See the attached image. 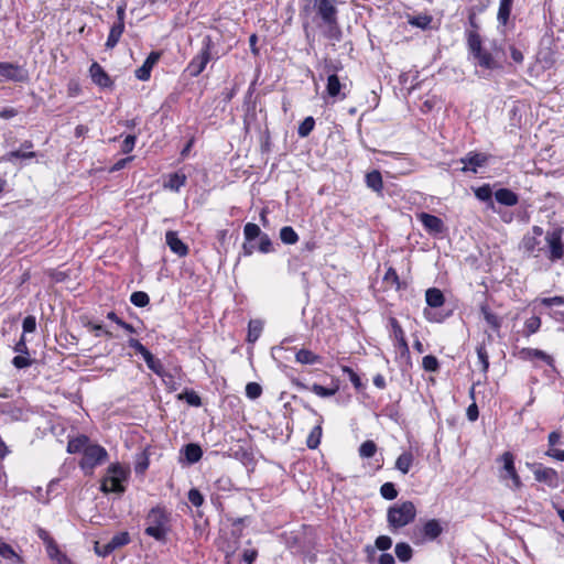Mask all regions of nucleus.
Masks as SVG:
<instances>
[{"instance_id": "1", "label": "nucleus", "mask_w": 564, "mask_h": 564, "mask_svg": "<svg viewBox=\"0 0 564 564\" xmlns=\"http://www.w3.org/2000/svg\"><path fill=\"white\" fill-rule=\"evenodd\" d=\"M416 508L412 501H403L391 506L387 512V520L392 531L399 530L414 521Z\"/></svg>"}, {"instance_id": "2", "label": "nucleus", "mask_w": 564, "mask_h": 564, "mask_svg": "<svg viewBox=\"0 0 564 564\" xmlns=\"http://www.w3.org/2000/svg\"><path fill=\"white\" fill-rule=\"evenodd\" d=\"M129 473L128 467L119 463L111 464L107 469V476L101 481V491L122 494L124 491L122 482L128 479Z\"/></svg>"}, {"instance_id": "3", "label": "nucleus", "mask_w": 564, "mask_h": 564, "mask_svg": "<svg viewBox=\"0 0 564 564\" xmlns=\"http://www.w3.org/2000/svg\"><path fill=\"white\" fill-rule=\"evenodd\" d=\"M169 517L164 509L152 508L147 516L145 533L158 541H164L167 534Z\"/></svg>"}, {"instance_id": "4", "label": "nucleus", "mask_w": 564, "mask_h": 564, "mask_svg": "<svg viewBox=\"0 0 564 564\" xmlns=\"http://www.w3.org/2000/svg\"><path fill=\"white\" fill-rule=\"evenodd\" d=\"M107 458L108 453L102 446L91 444L89 447L85 448L79 466L85 474L90 475L93 474L94 468L102 464Z\"/></svg>"}, {"instance_id": "5", "label": "nucleus", "mask_w": 564, "mask_h": 564, "mask_svg": "<svg viewBox=\"0 0 564 564\" xmlns=\"http://www.w3.org/2000/svg\"><path fill=\"white\" fill-rule=\"evenodd\" d=\"M443 532L441 522L436 519L426 521L421 527H415L412 531V540L416 544L424 543L425 541H433L437 539Z\"/></svg>"}, {"instance_id": "6", "label": "nucleus", "mask_w": 564, "mask_h": 564, "mask_svg": "<svg viewBox=\"0 0 564 564\" xmlns=\"http://www.w3.org/2000/svg\"><path fill=\"white\" fill-rule=\"evenodd\" d=\"M210 47H212V40L207 37L204 42V47L202 48L200 53L196 55L191 63L188 64V70L191 76H198L206 67L207 63L210 61Z\"/></svg>"}, {"instance_id": "7", "label": "nucleus", "mask_w": 564, "mask_h": 564, "mask_svg": "<svg viewBox=\"0 0 564 564\" xmlns=\"http://www.w3.org/2000/svg\"><path fill=\"white\" fill-rule=\"evenodd\" d=\"M562 230L547 232L545 240L549 246V259L551 261L560 260L564 256V245L561 237Z\"/></svg>"}, {"instance_id": "8", "label": "nucleus", "mask_w": 564, "mask_h": 564, "mask_svg": "<svg viewBox=\"0 0 564 564\" xmlns=\"http://www.w3.org/2000/svg\"><path fill=\"white\" fill-rule=\"evenodd\" d=\"M0 76L12 82L23 83L28 79V72L13 63H0Z\"/></svg>"}, {"instance_id": "9", "label": "nucleus", "mask_w": 564, "mask_h": 564, "mask_svg": "<svg viewBox=\"0 0 564 564\" xmlns=\"http://www.w3.org/2000/svg\"><path fill=\"white\" fill-rule=\"evenodd\" d=\"M533 474L536 481L544 482L551 488H557L561 485L560 476L553 468L539 466Z\"/></svg>"}, {"instance_id": "10", "label": "nucleus", "mask_w": 564, "mask_h": 564, "mask_svg": "<svg viewBox=\"0 0 564 564\" xmlns=\"http://www.w3.org/2000/svg\"><path fill=\"white\" fill-rule=\"evenodd\" d=\"M501 460L503 463V470L507 473L502 478L510 477L512 479L513 486L516 489H520L522 487L521 479L514 467V457L512 453L506 452L501 456Z\"/></svg>"}, {"instance_id": "11", "label": "nucleus", "mask_w": 564, "mask_h": 564, "mask_svg": "<svg viewBox=\"0 0 564 564\" xmlns=\"http://www.w3.org/2000/svg\"><path fill=\"white\" fill-rule=\"evenodd\" d=\"M488 161V155L485 153L470 152L465 158L460 159L464 164L463 171L477 172V169L485 165Z\"/></svg>"}, {"instance_id": "12", "label": "nucleus", "mask_w": 564, "mask_h": 564, "mask_svg": "<svg viewBox=\"0 0 564 564\" xmlns=\"http://www.w3.org/2000/svg\"><path fill=\"white\" fill-rule=\"evenodd\" d=\"M417 218L424 226V228L434 235L441 234L444 230V223L441 218L427 214V213H421L417 215Z\"/></svg>"}, {"instance_id": "13", "label": "nucleus", "mask_w": 564, "mask_h": 564, "mask_svg": "<svg viewBox=\"0 0 564 564\" xmlns=\"http://www.w3.org/2000/svg\"><path fill=\"white\" fill-rule=\"evenodd\" d=\"M160 56L161 54L159 52H151L143 65L135 70V77L140 80H148L152 68L160 59Z\"/></svg>"}, {"instance_id": "14", "label": "nucleus", "mask_w": 564, "mask_h": 564, "mask_svg": "<svg viewBox=\"0 0 564 564\" xmlns=\"http://www.w3.org/2000/svg\"><path fill=\"white\" fill-rule=\"evenodd\" d=\"M532 234H533L532 236L528 235L522 240L523 249L531 253L541 250V248H540L541 241L539 240V238L543 235V229L539 226H534L532 228Z\"/></svg>"}, {"instance_id": "15", "label": "nucleus", "mask_w": 564, "mask_h": 564, "mask_svg": "<svg viewBox=\"0 0 564 564\" xmlns=\"http://www.w3.org/2000/svg\"><path fill=\"white\" fill-rule=\"evenodd\" d=\"M165 239L170 249L177 256L185 257L188 253L187 246L177 237L175 231H167Z\"/></svg>"}, {"instance_id": "16", "label": "nucleus", "mask_w": 564, "mask_h": 564, "mask_svg": "<svg viewBox=\"0 0 564 564\" xmlns=\"http://www.w3.org/2000/svg\"><path fill=\"white\" fill-rule=\"evenodd\" d=\"M93 82L100 87H109L111 85V79L105 69L98 64L93 63L89 69Z\"/></svg>"}, {"instance_id": "17", "label": "nucleus", "mask_w": 564, "mask_h": 564, "mask_svg": "<svg viewBox=\"0 0 564 564\" xmlns=\"http://www.w3.org/2000/svg\"><path fill=\"white\" fill-rule=\"evenodd\" d=\"M341 85L338 76L336 74H330L327 78L326 91L332 98L345 99L346 94L341 93Z\"/></svg>"}, {"instance_id": "18", "label": "nucleus", "mask_w": 564, "mask_h": 564, "mask_svg": "<svg viewBox=\"0 0 564 564\" xmlns=\"http://www.w3.org/2000/svg\"><path fill=\"white\" fill-rule=\"evenodd\" d=\"M32 148H33V143L31 141L26 140L21 144L20 150L11 151V152L7 153L2 159L4 161H12L14 158H17V159H33L36 156V153L34 151H23V150H29Z\"/></svg>"}, {"instance_id": "19", "label": "nucleus", "mask_w": 564, "mask_h": 564, "mask_svg": "<svg viewBox=\"0 0 564 564\" xmlns=\"http://www.w3.org/2000/svg\"><path fill=\"white\" fill-rule=\"evenodd\" d=\"M325 37L333 42H338L341 37V31L337 23V19L323 22L321 25Z\"/></svg>"}, {"instance_id": "20", "label": "nucleus", "mask_w": 564, "mask_h": 564, "mask_svg": "<svg viewBox=\"0 0 564 564\" xmlns=\"http://www.w3.org/2000/svg\"><path fill=\"white\" fill-rule=\"evenodd\" d=\"M496 200L505 206H514L519 202L518 195L509 188H500L495 193Z\"/></svg>"}, {"instance_id": "21", "label": "nucleus", "mask_w": 564, "mask_h": 564, "mask_svg": "<svg viewBox=\"0 0 564 564\" xmlns=\"http://www.w3.org/2000/svg\"><path fill=\"white\" fill-rule=\"evenodd\" d=\"M317 12L321 15L323 22L335 20L337 10L329 0H319L317 2Z\"/></svg>"}, {"instance_id": "22", "label": "nucleus", "mask_w": 564, "mask_h": 564, "mask_svg": "<svg viewBox=\"0 0 564 564\" xmlns=\"http://www.w3.org/2000/svg\"><path fill=\"white\" fill-rule=\"evenodd\" d=\"M149 369H151L155 375L160 376L164 382H166V377L171 378L161 362V360L156 359L151 352L147 354L143 358Z\"/></svg>"}, {"instance_id": "23", "label": "nucleus", "mask_w": 564, "mask_h": 564, "mask_svg": "<svg viewBox=\"0 0 564 564\" xmlns=\"http://www.w3.org/2000/svg\"><path fill=\"white\" fill-rule=\"evenodd\" d=\"M480 312H481L486 323L495 332H499V329L501 327L502 318L500 316H498L497 314H495L494 312H491V310L489 308V306L487 304H482L480 306Z\"/></svg>"}, {"instance_id": "24", "label": "nucleus", "mask_w": 564, "mask_h": 564, "mask_svg": "<svg viewBox=\"0 0 564 564\" xmlns=\"http://www.w3.org/2000/svg\"><path fill=\"white\" fill-rule=\"evenodd\" d=\"M89 438L85 435L77 436L68 441L67 452L70 454L85 453V448L89 447Z\"/></svg>"}, {"instance_id": "25", "label": "nucleus", "mask_w": 564, "mask_h": 564, "mask_svg": "<svg viewBox=\"0 0 564 564\" xmlns=\"http://www.w3.org/2000/svg\"><path fill=\"white\" fill-rule=\"evenodd\" d=\"M425 300L431 307H441L445 302L444 294L436 288H431L426 291Z\"/></svg>"}, {"instance_id": "26", "label": "nucleus", "mask_w": 564, "mask_h": 564, "mask_svg": "<svg viewBox=\"0 0 564 564\" xmlns=\"http://www.w3.org/2000/svg\"><path fill=\"white\" fill-rule=\"evenodd\" d=\"M123 31H124V23L116 22L110 29V32H109V35H108V39L106 42V47L113 48L118 44Z\"/></svg>"}, {"instance_id": "27", "label": "nucleus", "mask_w": 564, "mask_h": 564, "mask_svg": "<svg viewBox=\"0 0 564 564\" xmlns=\"http://www.w3.org/2000/svg\"><path fill=\"white\" fill-rule=\"evenodd\" d=\"M295 360L302 365H314L321 361V356L308 349H300L295 355Z\"/></svg>"}, {"instance_id": "28", "label": "nucleus", "mask_w": 564, "mask_h": 564, "mask_svg": "<svg viewBox=\"0 0 564 564\" xmlns=\"http://www.w3.org/2000/svg\"><path fill=\"white\" fill-rule=\"evenodd\" d=\"M367 186L377 193H381L383 188L382 176L379 171H371L366 175Z\"/></svg>"}, {"instance_id": "29", "label": "nucleus", "mask_w": 564, "mask_h": 564, "mask_svg": "<svg viewBox=\"0 0 564 564\" xmlns=\"http://www.w3.org/2000/svg\"><path fill=\"white\" fill-rule=\"evenodd\" d=\"M513 0H500L497 19L499 23L506 25L509 21Z\"/></svg>"}, {"instance_id": "30", "label": "nucleus", "mask_w": 564, "mask_h": 564, "mask_svg": "<svg viewBox=\"0 0 564 564\" xmlns=\"http://www.w3.org/2000/svg\"><path fill=\"white\" fill-rule=\"evenodd\" d=\"M413 463V455L410 452L402 453L395 462V468L402 474H408Z\"/></svg>"}, {"instance_id": "31", "label": "nucleus", "mask_w": 564, "mask_h": 564, "mask_svg": "<svg viewBox=\"0 0 564 564\" xmlns=\"http://www.w3.org/2000/svg\"><path fill=\"white\" fill-rule=\"evenodd\" d=\"M184 454L188 463H197L203 455L202 448L197 444H187L184 447Z\"/></svg>"}, {"instance_id": "32", "label": "nucleus", "mask_w": 564, "mask_h": 564, "mask_svg": "<svg viewBox=\"0 0 564 564\" xmlns=\"http://www.w3.org/2000/svg\"><path fill=\"white\" fill-rule=\"evenodd\" d=\"M474 58L477 59L479 66L487 69H494L498 66L492 55L486 51H480V53L476 54Z\"/></svg>"}, {"instance_id": "33", "label": "nucleus", "mask_w": 564, "mask_h": 564, "mask_svg": "<svg viewBox=\"0 0 564 564\" xmlns=\"http://www.w3.org/2000/svg\"><path fill=\"white\" fill-rule=\"evenodd\" d=\"M280 239L285 245H294L297 242L299 236L291 226H285L280 230Z\"/></svg>"}, {"instance_id": "34", "label": "nucleus", "mask_w": 564, "mask_h": 564, "mask_svg": "<svg viewBox=\"0 0 564 564\" xmlns=\"http://www.w3.org/2000/svg\"><path fill=\"white\" fill-rule=\"evenodd\" d=\"M467 42H468L469 51L473 54V56H475L476 54H479L480 51H482L481 39L477 32H474V31L469 32Z\"/></svg>"}, {"instance_id": "35", "label": "nucleus", "mask_w": 564, "mask_h": 564, "mask_svg": "<svg viewBox=\"0 0 564 564\" xmlns=\"http://www.w3.org/2000/svg\"><path fill=\"white\" fill-rule=\"evenodd\" d=\"M391 325L393 328L394 338L398 340V343H399L400 347L403 349V351H408L409 346L405 340L404 333H403L401 326L399 325L398 321L395 318H391Z\"/></svg>"}, {"instance_id": "36", "label": "nucleus", "mask_w": 564, "mask_h": 564, "mask_svg": "<svg viewBox=\"0 0 564 564\" xmlns=\"http://www.w3.org/2000/svg\"><path fill=\"white\" fill-rule=\"evenodd\" d=\"M186 176L184 174L173 173L169 176V181L165 184V187L172 191H178L182 186L185 185Z\"/></svg>"}, {"instance_id": "37", "label": "nucleus", "mask_w": 564, "mask_h": 564, "mask_svg": "<svg viewBox=\"0 0 564 564\" xmlns=\"http://www.w3.org/2000/svg\"><path fill=\"white\" fill-rule=\"evenodd\" d=\"M262 332V323L260 321H250L248 325L247 340L254 343Z\"/></svg>"}, {"instance_id": "38", "label": "nucleus", "mask_w": 564, "mask_h": 564, "mask_svg": "<svg viewBox=\"0 0 564 564\" xmlns=\"http://www.w3.org/2000/svg\"><path fill=\"white\" fill-rule=\"evenodd\" d=\"M130 542V535L128 532H119L115 534L111 540L108 542L111 546L112 551L127 545Z\"/></svg>"}, {"instance_id": "39", "label": "nucleus", "mask_w": 564, "mask_h": 564, "mask_svg": "<svg viewBox=\"0 0 564 564\" xmlns=\"http://www.w3.org/2000/svg\"><path fill=\"white\" fill-rule=\"evenodd\" d=\"M394 552L397 557L402 562H406L412 557V549L408 543H398Z\"/></svg>"}, {"instance_id": "40", "label": "nucleus", "mask_w": 564, "mask_h": 564, "mask_svg": "<svg viewBox=\"0 0 564 564\" xmlns=\"http://www.w3.org/2000/svg\"><path fill=\"white\" fill-rule=\"evenodd\" d=\"M0 555L7 560L14 558L18 564L23 562L22 558L14 552L12 546L2 540H0Z\"/></svg>"}, {"instance_id": "41", "label": "nucleus", "mask_w": 564, "mask_h": 564, "mask_svg": "<svg viewBox=\"0 0 564 564\" xmlns=\"http://www.w3.org/2000/svg\"><path fill=\"white\" fill-rule=\"evenodd\" d=\"M377 452V445L373 441L368 440L359 447V455L362 458H371Z\"/></svg>"}, {"instance_id": "42", "label": "nucleus", "mask_w": 564, "mask_h": 564, "mask_svg": "<svg viewBox=\"0 0 564 564\" xmlns=\"http://www.w3.org/2000/svg\"><path fill=\"white\" fill-rule=\"evenodd\" d=\"M315 120L313 117H306L299 126L297 133L300 137H307L314 129Z\"/></svg>"}, {"instance_id": "43", "label": "nucleus", "mask_w": 564, "mask_h": 564, "mask_svg": "<svg viewBox=\"0 0 564 564\" xmlns=\"http://www.w3.org/2000/svg\"><path fill=\"white\" fill-rule=\"evenodd\" d=\"M245 238L248 241H252L257 237L261 236L260 227L257 224L248 223L243 228Z\"/></svg>"}, {"instance_id": "44", "label": "nucleus", "mask_w": 564, "mask_h": 564, "mask_svg": "<svg viewBox=\"0 0 564 564\" xmlns=\"http://www.w3.org/2000/svg\"><path fill=\"white\" fill-rule=\"evenodd\" d=\"M130 301L133 305L138 307H143L149 304L150 299L145 292L137 291L131 294Z\"/></svg>"}, {"instance_id": "45", "label": "nucleus", "mask_w": 564, "mask_h": 564, "mask_svg": "<svg viewBox=\"0 0 564 564\" xmlns=\"http://www.w3.org/2000/svg\"><path fill=\"white\" fill-rule=\"evenodd\" d=\"M478 360L481 365V370L486 373L489 368V356L484 345H479L476 348Z\"/></svg>"}, {"instance_id": "46", "label": "nucleus", "mask_w": 564, "mask_h": 564, "mask_svg": "<svg viewBox=\"0 0 564 564\" xmlns=\"http://www.w3.org/2000/svg\"><path fill=\"white\" fill-rule=\"evenodd\" d=\"M380 494L387 500H393L398 497V490L392 482H384L380 488Z\"/></svg>"}, {"instance_id": "47", "label": "nucleus", "mask_w": 564, "mask_h": 564, "mask_svg": "<svg viewBox=\"0 0 564 564\" xmlns=\"http://www.w3.org/2000/svg\"><path fill=\"white\" fill-rule=\"evenodd\" d=\"M321 436H322V427L319 425L315 426L311 434L308 435L307 437V446L310 448H316L321 442Z\"/></svg>"}, {"instance_id": "48", "label": "nucleus", "mask_w": 564, "mask_h": 564, "mask_svg": "<svg viewBox=\"0 0 564 564\" xmlns=\"http://www.w3.org/2000/svg\"><path fill=\"white\" fill-rule=\"evenodd\" d=\"M337 387L336 388H325L318 383H314L312 387H311V390L318 397H322V398H328V397H332L336 393L337 391Z\"/></svg>"}, {"instance_id": "49", "label": "nucleus", "mask_w": 564, "mask_h": 564, "mask_svg": "<svg viewBox=\"0 0 564 564\" xmlns=\"http://www.w3.org/2000/svg\"><path fill=\"white\" fill-rule=\"evenodd\" d=\"M262 393V388L259 383L257 382H249L247 386H246V394L248 398L254 400V399H258Z\"/></svg>"}, {"instance_id": "50", "label": "nucleus", "mask_w": 564, "mask_h": 564, "mask_svg": "<svg viewBox=\"0 0 564 564\" xmlns=\"http://www.w3.org/2000/svg\"><path fill=\"white\" fill-rule=\"evenodd\" d=\"M422 366L426 371H436L440 367L438 360L432 355L423 357Z\"/></svg>"}, {"instance_id": "51", "label": "nucleus", "mask_w": 564, "mask_h": 564, "mask_svg": "<svg viewBox=\"0 0 564 564\" xmlns=\"http://www.w3.org/2000/svg\"><path fill=\"white\" fill-rule=\"evenodd\" d=\"M188 500L189 502L195 506V507H200L204 502V497L203 495L200 494V491L196 488H192L189 491H188Z\"/></svg>"}, {"instance_id": "52", "label": "nucleus", "mask_w": 564, "mask_h": 564, "mask_svg": "<svg viewBox=\"0 0 564 564\" xmlns=\"http://www.w3.org/2000/svg\"><path fill=\"white\" fill-rule=\"evenodd\" d=\"M491 195L492 192L489 185L480 186L475 191V196L482 202L489 200Z\"/></svg>"}, {"instance_id": "53", "label": "nucleus", "mask_w": 564, "mask_h": 564, "mask_svg": "<svg viewBox=\"0 0 564 564\" xmlns=\"http://www.w3.org/2000/svg\"><path fill=\"white\" fill-rule=\"evenodd\" d=\"M375 544H376L377 549H379L381 551H387L391 547L392 540L388 535H380L376 539Z\"/></svg>"}, {"instance_id": "54", "label": "nucleus", "mask_w": 564, "mask_h": 564, "mask_svg": "<svg viewBox=\"0 0 564 564\" xmlns=\"http://www.w3.org/2000/svg\"><path fill=\"white\" fill-rule=\"evenodd\" d=\"M541 326V319L538 316H532L525 322V328L529 334H534Z\"/></svg>"}, {"instance_id": "55", "label": "nucleus", "mask_w": 564, "mask_h": 564, "mask_svg": "<svg viewBox=\"0 0 564 564\" xmlns=\"http://www.w3.org/2000/svg\"><path fill=\"white\" fill-rule=\"evenodd\" d=\"M259 250L263 253H269L272 251V242L268 235L260 236Z\"/></svg>"}, {"instance_id": "56", "label": "nucleus", "mask_w": 564, "mask_h": 564, "mask_svg": "<svg viewBox=\"0 0 564 564\" xmlns=\"http://www.w3.org/2000/svg\"><path fill=\"white\" fill-rule=\"evenodd\" d=\"M129 346L133 348L138 354H140L143 358L147 356V354L151 352L148 350L138 339L130 338L128 341Z\"/></svg>"}, {"instance_id": "57", "label": "nucleus", "mask_w": 564, "mask_h": 564, "mask_svg": "<svg viewBox=\"0 0 564 564\" xmlns=\"http://www.w3.org/2000/svg\"><path fill=\"white\" fill-rule=\"evenodd\" d=\"M129 346L133 348L138 354H140L143 358L147 356V354L151 352L148 350L138 339L130 338L128 341Z\"/></svg>"}, {"instance_id": "58", "label": "nucleus", "mask_w": 564, "mask_h": 564, "mask_svg": "<svg viewBox=\"0 0 564 564\" xmlns=\"http://www.w3.org/2000/svg\"><path fill=\"white\" fill-rule=\"evenodd\" d=\"M23 332L24 333H33L36 328V319L34 316L29 315L23 319Z\"/></svg>"}, {"instance_id": "59", "label": "nucleus", "mask_w": 564, "mask_h": 564, "mask_svg": "<svg viewBox=\"0 0 564 564\" xmlns=\"http://www.w3.org/2000/svg\"><path fill=\"white\" fill-rule=\"evenodd\" d=\"M384 282L399 286V276L393 268H389L383 276Z\"/></svg>"}, {"instance_id": "60", "label": "nucleus", "mask_w": 564, "mask_h": 564, "mask_svg": "<svg viewBox=\"0 0 564 564\" xmlns=\"http://www.w3.org/2000/svg\"><path fill=\"white\" fill-rule=\"evenodd\" d=\"M12 364L15 368L22 369V368H26V367L31 366L32 360L24 356H15L12 360Z\"/></svg>"}, {"instance_id": "61", "label": "nucleus", "mask_w": 564, "mask_h": 564, "mask_svg": "<svg viewBox=\"0 0 564 564\" xmlns=\"http://www.w3.org/2000/svg\"><path fill=\"white\" fill-rule=\"evenodd\" d=\"M95 552L100 556H107L112 553V549L109 543L100 544L99 542L95 543Z\"/></svg>"}, {"instance_id": "62", "label": "nucleus", "mask_w": 564, "mask_h": 564, "mask_svg": "<svg viewBox=\"0 0 564 564\" xmlns=\"http://www.w3.org/2000/svg\"><path fill=\"white\" fill-rule=\"evenodd\" d=\"M135 144V135H127L126 139L122 142V152L129 153L133 150Z\"/></svg>"}, {"instance_id": "63", "label": "nucleus", "mask_w": 564, "mask_h": 564, "mask_svg": "<svg viewBox=\"0 0 564 564\" xmlns=\"http://www.w3.org/2000/svg\"><path fill=\"white\" fill-rule=\"evenodd\" d=\"M541 303L545 306L564 305V296L544 297Z\"/></svg>"}, {"instance_id": "64", "label": "nucleus", "mask_w": 564, "mask_h": 564, "mask_svg": "<svg viewBox=\"0 0 564 564\" xmlns=\"http://www.w3.org/2000/svg\"><path fill=\"white\" fill-rule=\"evenodd\" d=\"M343 371L349 375V379L355 387H359L361 384L359 376L351 368L345 366L343 367Z\"/></svg>"}]
</instances>
